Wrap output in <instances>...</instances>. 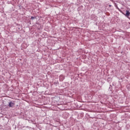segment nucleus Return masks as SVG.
Here are the masks:
<instances>
[{
  "instance_id": "1",
  "label": "nucleus",
  "mask_w": 130,
  "mask_h": 130,
  "mask_svg": "<svg viewBox=\"0 0 130 130\" xmlns=\"http://www.w3.org/2000/svg\"><path fill=\"white\" fill-rule=\"evenodd\" d=\"M9 107H11V108L14 107V106H15V103H14L13 102H9Z\"/></svg>"
},
{
  "instance_id": "2",
  "label": "nucleus",
  "mask_w": 130,
  "mask_h": 130,
  "mask_svg": "<svg viewBox=\"0 0 130 130\" xmlns=\"http://www.w3.org/2000/svg\"><path fill=\"white\" fill-rule=\"evenodd\" d=\"M130 15V13H129V11L126 10V14H125V16H126L127 17H128V16H129Z\"/></svg>"
},
{
  "instance_id": "3",
  "label": "nucleus",
  "mask_w": 130,
  "mask_h": 130,
  "mask_svg": "<svg viewBox=\"0 0 130 130\" xmlns=\"http://www.w3.org/2000/svg\"><path fill=\"white\" fill-rule=\"evenodd\" d=\"M31 19L32 20H34V19H35V18H34V17L32 16V17H31Z\"/></svg>"
},
{
  "instance_id": "4",
  "label": "nucleus",
  "mask_w": 130,
  "mask_h": 130,
  "mask_svg": "<svg viewBox=\"0 0 130 130\" xmlns=\"http://www.w3.org/2000/svg\"><path fill=\"white\" fill-rule=\"evenodd\" d=\"M109 7H111V5H109Z\"/></svg>"
}]
</instances>
